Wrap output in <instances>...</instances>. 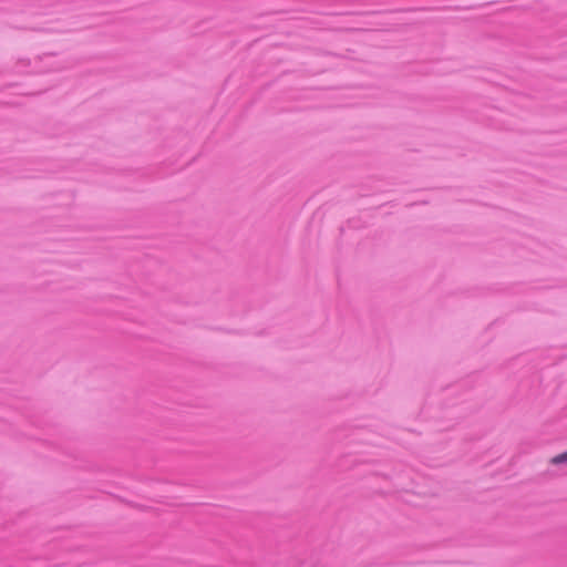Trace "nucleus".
I'll list each match as a JSON object with an SVG mask.
<instances>
[{"mask_svg": "<svg viewBox=\"0 0 567 567\" xmlns=\"http://www.w3.org/2000/svg\"><path fill=\"white\" fill-rule=\"evenodd\" d=\"M554 464L567 463V451L553 458Z\"/></svg>", "mask_w": 567, "mask_h": 567, "instance_id": "nucleus-1", "label": "nucleus"}]
</instances>
